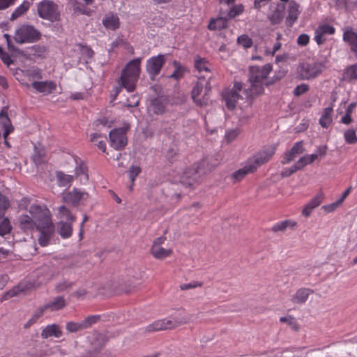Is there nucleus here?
Masks as SVG:
<instances>
[{
    "mask_svg": "<svg viewBox=\"0 0 357 357\" xmlns=\"http://www.w3.org/2000/svg\"><path fill=\"white\" fill-rule=\"evenodd\" d=\"M100 320V315H90L82 321L84 330L90 328Z\"/></svg>",
    "mask_w": 357,
    "mask_h": 357,
    "instance_id": "ea45409f",
    "label": "nucleus"
},
{
    "mask_svg": "<svg viewBox=\"0 0 357 357\" xmlns=\"http://www.w3.org/2000/svg\"><path fill=\"white\" fill-rule=\"evenodd\" d=\"M166 105V98L158 97L151 100L148 110L149 112H153L155 114H162L165 112Z\"/></svg>",
    "mask_w": 357,
    "mask_h": 357,
    "instance_id": "f3484780",
    "label": "nucleus"
},
{
    "mask_svg": "<svg viewBox=\"0 0 357 357\" xmlns=\"http://www.w3.org/2000/svg\"><path fill=\"white\" fill-rule=\"evenodd\" d=\"M310 41V37L307 34L302 33L297 38V43L301 46H306Z\"/></svg>",
    "mask_w": 357,
    "mask_h": 357,
    "instance_id": "052dcab7",
    "label": "nucleus"
},
{
    "mask_svg": "<svg viewBox=\"0 0 357 357\" xmlns=\"http://www.w3.org/2000/svg\"><path fill=\"white\" fill-rule=\"evenodd\" d=\"M309 89V86L306 84H301L298 85L294 90V95L295 96H300L308 91Z\"/></svg>",
    "mask_w": 357,
    "mask_h": 357,
    "instance_id": "4d7b16f0",
    "label": "nucleus"
},
{
    "mask_svg": "<svg viewBox=\"0 0 357 357\" xmlns=\"http://www.w3.org/2000/svg\"><path fill=\"white\" fill-rule=\"evenodd\" d=\"M222 96L227 107L230 110L234 109L239 101H244L250 106L252 100L255 98L248 87H246L245 84L241 82H235L232 88L222 91Z\"/></svg>",
    "mask_w": 357,
    "mask_h": 357,
    "instance_id": "7ed1b4c3",
    "label": "nucleus"
},
{
    "mask_svg": "<svg viewBox=\"0 0 357 357\" xmlns=\"http://www.w3.org/2000/svg\"><path fill=\"white\" fill-rule=\"evenodd\" d=\"M239 134V132L237 129H233L228 131L225 135V138L228 142L233 141Z\"/></svg>",
    "mask_w": 357,
    "mask_h": 357,
    "instance_id": "0e129e2a",
    "label": "nucleus"
},
{
    "mask_svg": "<svg viewBox=\"0 0 357 357\" xmlns=\"http://www.w3.org/2000/svg\"><path fill=\"white\" fill-rule=\"evenodd\" d=\"M12 227L10 224V221L7 218L0 219V236H3L10 233Z\"/></svg>",
    "mask_w": 357,
    "mask_h": 357,
    "instance_id": "79ce46f5",
    "label": "nucleus"
},
{
    "mask_svg": "<svg viewBox=\"0 0 357 357\" xmlns=\"http://www.w3.org/2000/svg\"><path fill=\"white\" fill-rule=\"evenodd\" d=\"M197 170L196 168L187 169L181 177V183L187 187H193L197 180Z\"/></svg>",
    "mask_w": 357,
    "mask_h": 357,
    "instance_id": "2eb2a0df",
    "label": "nucleus"
},
{
    "mask_svg": "<svg viewBox=\"0 0 357 357\" xmlns=\"http://www.w3.org/2000/svg\"><path fill=\"white\" fill-rule=\"evenodd\" d=\"M190 319L186 316H182L181 314L178 317H172L169 319H163L165 324V330H171L176 328L181 325L186 324L189 322Z\"/></svg>",
    "mask_w": 357,
    "mask_h": 357,
    "instance_id": "dca6fc26",
    "label": "nucleus"
},
{
    "mask_svg": "<svg viewBox=\"0 0 357 357\" xmlns=\"http://www.w3.org/2000/svg\"><path fill=\"white\" fill-rule=\"evenodd\" d=\"M102 23L107 29L115 30L119 27V19L117 16L113 15L105 17Z\"/></svg>",
    "mask_w": 357,
    "mask_h": 357,
    "instance_id": "72a5a7b5",
    "label": "nucleus"
},
{
    "mask_svg": "<svg viewBox=\"0 0 357 357\" xmlns=\"http://www.w3.org/2000/svg\"><path fill=\"white\" fill-rule=\"evenodd\" d=\"M332 116L333 108L331 107L325 108L319 119V124L323 128H328L332 122Z\"/></svg>",
    "mask_w": 357,
    "mask_h": 357,
    "instance_id": "473e14b6",
    "label": "nucleus"
},
{
    "mask_svg": "<svg viewBox=\"0 0 357 357\" xmlns=\"http://www.w3.org/2000/svg\"><path fill=\"white\" fill-rule=\"evenodd\" d=\"M31 86L38 92L45 94L51 93L56 89V84L54 82H33Z\"/></svg>",
    "mask_w": 357,
    "mask_h": 357,
    "instance_id": "6ab92c4d",
    "label": "nucleus"
},
{
    "mask_svg": "<svg viewBox=\"0 0 357 357\" xmlns=\"http://www.w3.org/2000/svg\"><path fill=\"white\" fill-rule=\"evenodd\" d=\"M324 194L322 191H319L316 196H314L308 203L314 208L318 207L323 202Z\"/></svg>",
    "mask_w": 357,
    "mask_h": 357,
    "instance_id": "de8ad7c7",
    "label": "nucleus"
},
{
    "mask_svg": "<svg viewBox=\"0 0 357 357\" xmlns=\"http://www.w3.org/2000/svg\"><path fill=\"white\" fill-rule=\"evenodd\" d=\"M29 212L33 219L36 229L39 233V245L47 246L55 232L50 211L46 206L33 204L29 207Z\"/></svg>",
    "mask_w": 357,
    "mask_h": 357,
    "instance_id": "f257e3e1",
    "label": "nucleus"
},
{
    "mask_svg": "<svg viewBox=\"0 0 357 357\" xmlns=\"http://www.w3.org/2000/svg\"><path fill=\"white\" fill-rule=\"evenodd\" d=\"M47 310V307H45V305L43 307H40V308H38L36 312L34 313V314L33 315V317H31V319L29 320V322L31 323H34L36 321V320L40 317L44 312Z\"/></svg>",
    "mask_w": 357,
    "mask_h": 357,
    "instance_id": "bf43d9fd",
    "label": "nucleus"
},
{
    "mask_svg": "<svg viewBox=\"0 0 357 357\" xmlns=\"http://www.w3.org/2000/svg\"><path fill=\"white\" fill-rule=\"evenodd\" d=\"M285 6L283 4H277L273 10L268 15L272 24H280L284 17Z\"/></svg>",
    "mask_w": 357,
    "mask_h": 357,
    "instance_id": "aec40b11",
    "label": "nucleus"
},
{
    "mask_svg": "<svg viewBox=\"0 0 357 357\" xmlns=\"http://www.w3.org/2000/svg\"><path fill=\"white\" fill-rule=\"evenodd\" d=\"M66 301L63 296H59L53 298L52 301L45 304V307L51 311H57L63 309L66 306Z\"/></svg>",
    "mask_w": 357,
    "mask_h": 357,
    "instance_id": "bb28decb",
    "label": "nucleus"
},
{
    "mask_svg": "<svg viewBox=\"0 0 357 357\" xmlns=\"http://www.w3.org/2000/svg\"><path fill=\"white\" fill-rule=\"evenodd\" d=\"M0 122L4 128L3 136L6 139L7 136L13 131L14 128L8 115L3 112L0 114Z\"/></svg>",
    "mask_w": 357,
    "mask_h": 357,
    "instance_id": "7c9ffc66",
    "label": "nucleus"
},
{
    "mask_svg": "<svg viewBox=\"0 0 357 357\" xmlns=\"http://www.w3.org/2000/svg\"><path fill=\"white\" fill-rule=\"evenodd\" d=\"M32 216L22 215L18 218L19 226L24 231H31L36 229V225Z\"/></svg>",
    "mask_w": 357,
    "mask_h": 357,
    "instance_id": "4be33fe9",
    "label": "nucleus"
},
{
    "mask_svg": "<svg viewBox=\"0 0 357 357\" xmlns=\"http://www.w3.org/2000/svg\"><path fill=\"white\" fill-rule=\"evenodd\" d=\"M228 17H220L211 20L208 28L210 30H221L227 26Z\"/></svg>",
    "mask_w": 357,
    "mask_h": 357,
    "instance_id": "cd10ccee",
    "label": "nucleus"
},
{
    "mask_svg": "<svg viewBox=\"0 0 357 357\" xmlns=\"http://www.w3.org/2000/svg\"><path fill=\"white\" fill-rule=\"evenodd\" d=\"M73 286V282L68 280H63L57 284L55 287V290L57 292H62L68 289H71Z\"/></svg>",
    "mask_w": 357,
    "mask_h": 357,
    "instance_id": "8fccbe9b",
    "label": "nucleus"
},
{
    "mask_svg": "<svg viewBox=\"0 0 357 357\" xmlns=\"http://www.w3.org/2000/svg\"><path fill=\"white\" fill-rule=\"evenodd\" d=\"M343 40L347 42L351 50L357 53V33L352 29H347L343 34Z\"/></svg>",
    "mask_w": 357,
    "mask_h": 357,
    "instance_id": "393cba45",
    "label": "nucleus"
},
{
    "mask_svg": "<svg viewBox=\"0 0 357 357\" xmlns=\"http://www.w3.org/2000/svg\"><path fill=\"white\" fill-rule=\"evenodd\" d=\"M140 172H141V168L139 167H138V166L132 165L130 167V169H129V177H130V179L131 180V182H132V184L130 186V190H132V185L134 183L135 178L139 174Z\"/></svg>",
    "mask_w": 357,
    "mask_h": 357,
    "instance_id": "3c124183",
    "label": "nucleus"
},
{
    "mask_svg": "<svg viewBox=\"0 0 357 357\" xmlns=\"http://www.w3.org/2000/svg\"><path fill=\"white\" fill-rule=\"evenodd\" d=\"M58 185L61 187L68 188L70 186L74 176L64 174L62 172H58L56 174Z\"/></svg>",
    "mask_w": 357,
    "mask_h": 357,
    "instance_id": "2f4dec72",
    "label": "nucleus"
},
{
    "mask_svg": "<svg viewBox=\"0 0 357 357\" xmlns=\"http://www.w3.org/2000/svg\"><path fill=\"white\" fill-rule=\"evenodd\" d=\"M296 223L294 222H291L289 220H286L282 222H280L277 224H275L272 227V231L275 233L279 232V231H284L286 230V229L289 227H294L296 226Z\"/></svg>",
    "mask_w": 357,
    "mask_h": 357,
    "instance_id": "e433bc0d",
    "label": "nucleus"
},
{
    "mask_svg": "<svg viewBox=\"0 0 357 357\" xmlns=\"http://www.w3.org/2000/svg\"><path fill=\"white\" fill-rule=\"evenodd\" d=\"M88 197L89 195L87 192H81L75 188L73 191L64 194L63 196V200L66 203H68L76 206L79 205L81 200L86 199Z\"/></svg>",
    "mask_w": 357,
    "mask_h": 357,
    "instance_id": "ddd939ff",
    "label": "nucleus"
},
{
    "mask_svg": "<svg viewBox=\"0 0 357 357\" xmlns=\"http://www.w3.org/2000/svg\"><path fill=\"white\" fill-rule=\"evenodd\" d=\"M126 130L123 128H116L109 132V137L110 145L116 150H122L128 143L126 134Z\"/></svg>",
    "mask_w": 357,
    "mask_h": 357,
    "instance_id": "9b49d317",
    "label": "nucleus"
},
{
    "mask_svg": "<svg viewBox=\"0 0 357 357\" xmlns=\"http://www.w3.org/2000/svg\"><path fill=\"white\" fill-rule=\"evenodd\" d=\"M32 160L36 165H38L43 163L44 162L43 153L42 151H38V152L36 153L32 156Z\"/></svg>",
    "mask_w": 357,
    "mask_h": 357,
    "instance_id": "e2e57ef3",
    "label": "nucleus"
},
{
    "mask_svg": "<svg viewBox=\"0 0 357 357\" xmlns=\"http://www.w3.org/2000/svg\"><path fill=\"white\" fill-rule=\"evenodd\" d=\"M314 291L308 288L298 289L291 298V301L295 304H303L306 302L308 296L313 294Z\"/></svg>",
    "mask_w": 357,
    "mask_h": 357,
    "instance_id": "412c9836",
    "label": "nucleus"
},
{
    "mask_svg": "<svg viewBox=\"0 0 357 357\" xmlns=\"http://www.w3.org/2000/svg\"><path fill=\"white\" fill-rule=\"evenodd\" d=\"M141 59L137 58L130 61L123 68L120 78L118 79V86L115 88L114 96H116L122 88L128 92H132L136 87L140 73Z\"/></svg>",
    "mask_w": 357,
    "mask_h": 357,
    "instance_id": "20e7f679",
    "label": "nucleus"
},
{
    "mask_svg": "<svg viewBox=\"0 0 357 357\" xmlns=\"http://www.w3.org/2000/svg\"><path fill=\"white\" fill-rule=\"evenodd\" d=\"M203 285V283L198 281H194L192 282L188 283V284H180L179 287L181 290L185 291L190 289H194L197 287H201Z\"/></svg>",
    "mask_w": 357,
    "mask_h": 357,
    "instance_id": "6e6d98bb",
    "label": "nucleus"
},
{
    "mask_svg": "<svg viewBox=\"0 0 357 357\" xmlns=\"http://www.w3.org/2000/svg\"><path fill=\"white\" fill-rule=\"evenodd\" d=\"M326 69L323 62L303 63L300 66L299 73L301 79H310L317 77Z\"/></svg>",
    "mask_w": 357,
    "mask_h": 357,
    "instance_id": "9d476101",
    "label": "nucleus"
},
{
    "mask_svg": "<svg viewBox=\"0 0 357 357\" xmlns=\"http://www.w3.org/2000/svg\"><path fill=\"white\" fill-rule=\"evenodd\" d=\"M151 252L158 259H163L172 253L171 249H165L161 246L152 245Z\"/></svg>",
    "mask_w": 357,
    "mask_h": 357,
    "instance_id": "c85d7f7f",
    "label": "nucleus"
},
{
    "mask_svg": "<svg viewBox=\"0 0 357 357\" xmlns=\"http://www.w3.org/2000/svg\"><path fill=\"white\" fill-rule=\"evenodd\" d=\"M165 61L166 60L163 54L152 56L147 60L146 68L151 79H154L155 76L160 73Z\"/></svg>",
    "mask_w": 357,
    "mask_h": 357,
    "instance_id": "f8f14e48",
    "label": "nucleus"
},
{
    "mask_svg": "<svg viewBox=\"0 0 357 357\" xmlns=\"http://www.w3.org/2000/svg\"><path fill=\"white\" fill-rule=\"evenodd\" d=\"M243 11V6L242 4L232 6L227 14L228 19H232L236 16L241 14Z\"/></svg>",
    "mask_w": 357,
    "mask_h": 357,
    "instance_id": "a18cd8bd",
    "label": "nucleus"
},
{
    "mask_svg": "<svg viewBox=\"0 0 357 357\" xmlns=\"http://www.w3.org/2000/svg\"><path fill=\"white\" fill-rule=\"evenodd\" d=\"M238 43L244 47H250L252 45V40L246 35H242L238 38Z\"/></svg>",
    "mask_w": 357,
    "mask_h": 357,
    "instance_id": "864d4df0",
    "label": "nucleus"
},
{
    "mask_svg": "<svg viewBox=\"0 0 357 357\" xmlns=\"http://www.w3.org/2000/svg\"><path fill=\"white\" fill-rule=\"evenodd\" d=\"M210 63L204 59L201 58L199 56H196L195 58V66L199 72H210Z\"/></svg>",
    "mask_w": 357,
    "mask_h": 357,
    "instance_id": "f704fd0d",
    "label": "nucleus"
},
{
    "mask_svg": "<svg viewBox=\"0 0 357 357\" xmlns=\"http://www.w3.org/2000/svg\"><path fill=\"white\" fill-rule=\"evenodd\" d=\"M317 30L319 31L322 35L333 34L335 32V28L328 24L321 25L317 29Z\"/></svg>",
    "mask_w": 357,
    "mask_h": 357,
    "instance_id": "5fc2aeb1",
    "label": "nucleus"
},
{
    "mask_svg": "<svg viewBox=\"0 0 357 357\" xmlns=\"http://www.w3.org/2000/svg\"><path fill=\"white\" fill-rule=\"evenodd\" d=\"M280 321L282 323H286L294 331H298L299 328L296 319L290 315L280 317Z\"/></svg>",
    "mask_w": 357,
    "mask_h": 357,
    "instance_id": "c03bdc74",
    "label": "nucleus"
},
{
    "mask_svg": "<svg viewBox=\"0 0 357 357\" xmlns=\"http://www.w3.org/2000/svg\"><path fill=\"white\" fill-rule=\"evenodd\" d=\"M210 91L208 82H205L204 78H199L192 90V98L196 105L199 107L206 105L209 101Z\"/></svg>",
    "mask_w": 357,
    "mask_h": 357,
    "instance_id": "0eeeda50",
    "label": "nucleus"
},
{
    "mask_svg": "<svg viewBox=\"0 0 357 357\" xmlns=\"http://www.w3.org/2000/svg\"><path fill=\"white\" fill-rule=\"evenodd\" d=\"M3 37L6 40L8 50L10 51V52L13 55H14V56H19V55H22V52L19 48H17V47H15L13 45V42L11 41V39H10V36L9 34L5 33L3 35Z\"/></svg>",
    "mask_w": 357,
    "mask_h": 357,
    "instance_id": "58836bf2",
    "label": "nucleus"
},
{
    "mask_svg": "<svg viewBox=\"0 0 357 357\" xmlns=\"http://www.w3.org/2000/svg\"><path fill=\"white\" fill-rule=\"evenodd\" d=\"M314 208L310 205L309 204V203H307L303 208V211H302V214L305 216V217H309L312 211L314 210Z\"/></svg>",
    "mask_w": 357,
    "mask_h": 357,
    "instance_id": "774afa93",
    "label": "nucleus"
},
{
    "mask_svg": "<svg viewBox=\"0 0 357 357\" xmlns=\"http://www.w3.org/2000/svg\"><path fill=\"white\" fill-rule=\"evenodd\" d=\"M344 139L348 144H355L357 142L356 132L353 129L347 130L344 134Z\"/></svg>",
    "mask_w": 357,
    "mask_h": 357,
    "instance_id": "09e8293b",
    "label": "nucleus"
},
{
    "mask_svg": "<svg viewBox=\"0 0 357 357\" xmlns=\"http://www.w3.org/2000/svg\"><path fill=\"white\" fill-rule=\"evenodd\" d=\"M66 328L69 333H77L84 330L82 321L78 322L68 321L66 323Z\"/></svg>",
    "mask_w": 357,
    "mask_h": 357,
    "instance_id": "a19ab883",
    "label": "nucleus"
},
{
    "mask_svg": "<svg viewBox=\"0 0 357 357\" xmlns=\"http://www.w3.org/2000/svg\"><path fill=\"white\" fill-rule=\"evenodd\" d=\"M298 8L299 5L295 1L291 0L289 1L288 15L286 19L287 24L289 26H291L297 20L299 14Z\"/></svg>",
    "mask_w": 357,
    "mask_h": 357,
    "instance_id": "a211bd4d",
    "label": "nucleus"
},
{
    "mask_svg": "<svg viewBox=\"0 0 357 357\" xmlns=\"http://www.w3.org/2000/svg\"><path fill=\"white\" fill-rule=\"evenodd\" d=\"M29 3H23L19 7H17L15 11L12 13L10 20H15L18 17L23 15L29 9Z\"/></svg>",
    "mask_w": 357,
    "mask_h": 357,
    "instance_id": "37998d69",
    "label": "nucleus"
},
{
    "mask_svg": "<svg viewBox=\"0 0 357 357\" xmlns=\"http://www.w3.org/2000/svg\"><path fill=\"white\" fill-rule=\"evenodd\" d=\"M41 38L40 32L33 26L22 24L15 29L14 40L17 43H31L39 40Z\"/></svg>",
    "mask_w": 357,
    "mask_h": 357,
    "instance_id": "423d86ee",
    "label": "nucleus"
},
{
    "mask_svg": "<svg viewBox=\"0 0 357 357\" xmlns=\"http://www.w3.org/2000/svg\"><path fill=\"white\" fill-rule=\"evenodd\" d=\"M304 143L303 141L296 142L292 148L284 155L282 164H288L294 160L299 154L305 152Z\"/></svg>",
    "mask_w": 357,
    "mask_h": 357,
    "instance_id": "4468645a",
    "label": "nucleus"
},
{
    "mask_svg": "<svg viewBox=\"0 0 357 357\" xmlns=\"http://www.w3.org/2000/svg\"><path fill=\"white\" fill-rule=\"evenodd\" d=\"M178 150L176 146L170 147L167 152V158L171 162L173 161L174 157L178 154Z\"/></svg>",
    "mask_w": 357,
    "mask_h": 357,
    "instance_id": "680f3d73",
    "label": "nucleus"
},
{
    "mask_svg": "<svg viewBox=\"0 0 357 357\" xmlns=\"http://www.w3.org/2000/svg\"><path fill=\"white\" fill-rule=\"evenodd\" d=\"M305 162L306 165L312 163L317 158L318 154L305 155L302 157Z\"/></svg>",
    "mask_w": 357,
    "mask_h": 357,
    "instance_id": "69168bd1",
    "label": "nucleus"
},
{
    "mask_svg": "<svg viewBox=\"0 0 357 357\" xmlns=\"http://www.w3.org/2000/svg\"><path fill=\"white\" fill-rule=\"evenodd\" d=\"M37 11L40 17L54 22L59 20L58 6L54 2L43 0L38 3Z\"/></svg>",
    "mask_w": 357,
    "mask_h": 357,
    "instance_id": "6e6552de",
    "label": "nucleus"
},
{
    "mask_svg": "<svg viewBox=\"0 0 357 357\" xmlns=\"http://www.w3.org/2000/svg\"><path fill=\"white\" fill-rule=\"evenodd\" d=\"M10 206L8 199L0 193V219L4 215L6 211Z\"/></svg>",
    "mask_w": 357,
    "mask_h": 357,
    "instance_id": "49530a36",
    "label": "nucleus"
},
{
    "mask_svg": "<svg viewBox=\"0 0 357 357\" xmlns=\"http://www.w3.org/2000/svg\"><path fill=\"white\" fill-rule=\"evenodd\" d=\"M77 46L80 47V52L82 56H86L87 59L93 58L94 52L91 47L84 46L82 44H78Z\"/></svg>",
    "mask_w": 357,
    "mask_h": 357,
    "instance_id": "603ef678",
    "label": "nucleus"
},
{
    "mask_svg": "<svg viewBox=\"0 0 357 357\" xmlns=\"http://www.w3.org/2000/svg\"><path fill=\"white\" fill-rule=\"evenodd\" d=\"M342 205L341 201H339L338 199L330 204L324 205L322 206V208L324 210L326 213H331L334 211L336 208H337L339 206Z\"/></svg>",
    "mask_w": 357,
    "mask_h": 357,
    "instance_id": "13d9d810",
    "label": "nucleus"
},
{
    "mask_svg": "<svg viewBox=\"0 0 357 357\" xmlns=\"http://www.w3.org/2000/svg\"><path fill=\"white\" fill-rule=\"evenodd\" d=\"M275 151V148L274 146H270L259 151L247 160L243 167L234 172L231 178L236 182L241 181L247 174L255 172L259 167L267 162L274 155Z\"/></svg>",
    "mask_w": 357,
    "mask_h": 357,
    "instance_id": "39448f33",
    "label": "nucleus"
},
{
    "mask_svg": "<svg viewBox=\"0 0 357 357\" xmlns=\"http://www.w3.org/2000/svg\"><path fill=\"white\" fill-rule=\"evenodd\" d=\"M71 222L60 220L57 223V231L63 238H68L72 236L73 226Z\"/></svg>",
    "mask_w": 357,
    "mask_h": 357,
    "instance_id": "5701e85b",
    "label": "nucleus"
},
{
    "mask_svg": "<svg viewBox=\"0 0 357 357\" xmlns=\"http://www.w3.org/2000/svg\"><path fill=\"white\" fill-rule=\"evenodd\" d=\"M0 58L2 61L8 66L13 63V60L11 59L10 55L6 52H4L2 55H1Z\"/></svg>",
    "mask_w": 357,
    "mask_h": 357,
    "instance_id": "338daca9",
    "label": "nucleus"
},
{
    "mask_svg": "<svg viewBox=\"0 0 357 357\" xmlns=\"http://www.w3.org/2000/svg\"><path fill=\"white\" fill-rule=\"evenodd\" d=\"M272 70V66L266 63L263 66H250L249 68L250 86L248 89L250 90L255 98L262 94L264 89V86H269L273 84L275 80L270 79L268 75Z\"/></svg>",
    "mask_w": 357,
    "mask_h": 357,
    "instance_id": "f03ea898",
    "label": "nucleus"
},
{
    "mask_svg": "<svg viewBox=\"0 0 357 357\" xmlns=\"http://www.w3.org/2000/svg\"><path fill=\"white\" fill-rule=\"evenodd\" d=\"M173 66L175 68V70L172 75H169V77L174 79H179L183 77L185 73L187 72V69L176 61H173Z\"/></svg>",
    "mask_w": 357,
    "mask_h": 357,
    "instance_id": "c9c22d12",
    "label": "nucleus"
},
{
    "mask_svg": "<svg viewBox=\"0 0 357 357\" xmlns=\"http://www.w3.org/2000/svg\"><path fill=\"white\" fill-rule=\"evenodd\" d=\"M342 80L349 82L357 81V63L351 65L344 69Z\"/></svg>",
    "mask_w": 357,
    "mask_h": 357,
    "instance_id": "a878e982",
    "label": "nucleus"
},
{
    "mask_svg": "<svg viewBox=\"0 0 357 357\" xmlns=\"http://www.w3.org/2000/svg\"><path fill=\"white\" fill-rule=\"evenodd\" d=\"M107 342V339L105 335L93 332L89 340L90 348L79 357H98Z\"/></svg>",
    "mask_w": 357,
    "mask_h": 357,
    "instance_id": "1a4fd4ad",
    "label": "nucleus"
},
{
    "mask_svg": "<svg viewBox=\"0 0 357 357\" xmlns=\"http://www.w3.org/2000/svg\"><path fill=\"white\" fill-rule=\"evenodd\" d=\"M57 218L61 220L65 219L71 222H74L76 220V217L73 215L71 211L65 206H61L58 208Z\"/></svg>",
    "mask_w": 357,
    "mask_h": 357,
    "instance_id": "c756f323",
    "label": "nucleus"
},
{
    "mask_svg": "<svg viewBox=\"0 0 357 357\" xmlns=\"http://www.w3.org/2000/svg\"><path fill=\"white\" fill-rule=\"evenodd\" d=\"M165 330V324L163 319L155 321L152 324H149L145 328L146 332H155Z\"/></svg>",
    "mask_w": 357,
    "mask_h": 357,
    "instance_id": "4c0bfd02",
    "label": "nucleus"
},
{
    "mask_svg": "<svg viewBox=\"0 0 357 357\" xmlns=\"http://www.w3.org/2000/svg\"><path fill=\"white\" fill-rule=\"evenodd\" d=\"M62 335V331L57 324H53L47 326L41 333V337L43 339H47L50 337H60Z\"/></svg>",
    "mask_w": 357,
    "mask_h": 357,
    "instance_id": "b1692460",
    "label": "nucleus"
}]
</instances>
